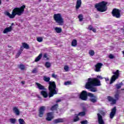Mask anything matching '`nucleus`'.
Here are the masks:
<instances>
[{"label": "nucleus", "instance_id": "1", "mask_svg": "<svg viewBox=\"0 0 124 124\" xmlns=\"http://www.w3.org/2000/svg\"><path fill=\"white\" fill-rule=\"evenodd\" d=\"M101 85L100 80L97 78H89L88 82L85 85V89L90 90V91L93 93H95L97 91V90L96 88L93 87L100 86Z\"/></svg>", "mask_w": 124, "mask_h": 124}, {"label": "nucleus", "instance_id": "2", "mask_svg": "<svg viewBox=\"0 0 124 124\" xmlns=\"http://www.w3.org/2000/svg\"><path fill=\"white\" fill-rule=\"evenodd\" d=\"M43 80L45 82H49L48 90L49 91V97H52L54 96V94H57L58 93V89L56 88V83L55 82L50 81V78L46 76L44 77Z\"/></svg>", "mask_w": 124, "mask_h": 124}, {"label": "nucleus", "instance_id": "3", "mask_svg": "<svg viewBox=\"0 0 124 124\" xmlns=\"http://www.w3.org/2000/svg\"><path fill=\"white\" fill-rule=\"evenodd\" d=\"M90 96V100L91 101V102H93V103H95L97 100V97L94 96L93 94L91 93H87L86 91H83L80 94L79 98L80 99H82V100H87V96Z\"/></svg>", "mask_w": 124, "mask_h": 124}, {"label": "nucleus", "instance_id": "4", "mask_svg": "<svg viewBox=\"0 0 124 124\" xmlns=\"http://www.w3.org/2000/svg\"><path fill=\"white\" fill-rule=\"evenodd\" d=\"M107 2L103 1L95 5V8L100 12H105L107 10Z\"/></svg>", "mask_w": 124, "mask_h": 124}, {"label": "nucleus", "instance_id": "5", "mask_svg": "<svg viewBox=\"0 0 124 124\" xmlns=\"http://www.w3.org/2000/svg\"><path fill=\"white\" fill-rule=\"evenodd\" d=\"M54 19L56 23L58 24L59 26H63L64 21H63V18H62L61 14H55L54 15Z\"/></svg>", "mask_w": 124, "mask_h": 124}, {"label": "nucleus", "instance_id": "6", "mask_svg": "<svg viewBox=\"0 0 124 124\" xmlns=\"http://www.w3.org/2000/svg\"><path fill=\"white\" fill-rule=\"evenodd\" d=\"M114 97H115V99H114V98H113V97H112L111 96L108 97V101L111 102V104H116V102H117V100H118L119 99V93H116L114 95Z\"/></svg>", "mask_w": 124, "mask_h": 124}, {"label": "nucleus", "instance_id": "7", "mask_svg": "<svg viewBox=\"0 0 124 124\" xmlns=\"http://www.w3.org/2000/svg\"><path fill=\"white\" fill-rule=\"evenodd\" d=\"M25 8H26V5H23L20 8H16V15H18L20 16L22 15L23 13H24V11H25Z\"/></svg>", "mask_w": 124, "mask_h": 124}, {"label": "nucleus", "instance_id": "8", "mask_svg": "<svg viewBox=\"0 0 124 124\" xmlns=\"http://www.w3.org/2000/svg\"><path fill=\"white\" fill-rule=\"evenodd\" d=\"M119 70H117L116 72H113V74L114 75L111 77L109 84H113V83L116 81V79H118L119 77Z\"/></svg>", "mask_w": 124, "mask_h": 124}, {"label": "nucleus", "instance_id": "9", "mask_svg": "<svg viewBox=\"0 0 124 124\" xmlns=\"http://www.w3.org/2000/svg\"><path fill=\"white\" fill-rule=\"evenodd\" d=\"M104 115H105V112L102 111L100 112V113L97 114L98 122L99 124H104V121H103V119H102V116H104Z\"/></svg>", "mask_w": 124, "mask_h": 124}, {"label": "nucleus", "instance_id": "10", "mask_svg": "<svg viewBox=\"0 0 124 124\" xmlns=\"http://www.w3.org/2000/svg\"><path fill=\"white\" fill-rule=\"evenodd\" d=\"M112 16L115 18H120L121 17V14L120 10L117 9H114L112 11Z\"/></svg>", "mask_w": 124, "mask_h": 124}, {"label": "nucleus", "instance_id": "11", "mask_svg": "<svg viewBox=\"0 0 124 124\" xmlns=\"http://www.w3.org/2000/svg\"><path fill=\"white\" fill-rule=\"evenodd\" d=\"M86 115V113L85 112H79L78 114H75L74 118V122H78L80 119L79 118V116L80 117H83Z\"/></svg>", "mask_w": 124, "mask_h": 124}, {"label": "nucleus", "instance_id": "12", "mask_svg": "<svg viewBox=\"0 0 124 124\" xmlns=\"http://www.w3.org/2000/svg\"><path fill=\"white\" fill-rule=\"evenodd\" d=\"M5 14L6 15V16H8V17H9V18L11 19H13V18H14L16 15V8L13 10L12 15L10 14V13H9L8 12H6Z\"/></svg>", "mask_w": 124, "mask_h": 124}, {"label": "nucleus", "instance_id": "13", "mask_svg": "<svg viewBox=\"0 0 124 124\" xmlns=\"http://www.w3.org/2000/svg\"><path fill=\"white\" fill-rule=\"evenodd\" d=\"M46 109V107L45 106H42L40 108L39 111V116L41 117H43V115L44 114V111Z\"/></svg>", "mask_w": 124, "mask_h": 124}, {"label": "nucleus", "instance_id": "14", "mask_svg": "<svg viewBox=\"0 0 124 124\" xmlns=\"http://www.w3.org/2000/svg\"><path fill=\"white\" fill-rule=\"evenodd\" d=\"M103 64L102 63H97L95 65V71L96 72H100L101 71V67L102 66Z\"/></svg>", "mask_w": 124, "mask_h": 124}, {"label": "nucleus", "instance_id": "15", "mask_svg": "<svg viewBox=\"0 0 124 124\" xmlns=\"http://www.w3.org/2000/svg\"><path fill=\"white\" fill-rule=\"evenodd\" d=\"M116 107H115L111 109V111L109 114V117L110 119H113L114 118L115 115L116 114Z\"/></svg>", "mask_w": 124, "mask_h": 124}, {"label": "nucleus", "instance_id": "16", "mask_svg": "<svg viewBox=\"0 0 124 124\" xmlns=\"http://www.w3.org/2000/svg\"><path fill=\"white\" fill-rule=\"evenodd\" d=\"M53 118V112H49L47 114L46 121H51Z\"/></svg>", "mask_w": 124, "mask_h": 124}, {"label": "nucleus", "instance_id": "17", "mask_svg": "<svg viewBox=\"0 0 124 124\" xmlns=\"http://www.w3.org/2000/svg\"><path fill=\"white\" fill-rule=\"evenodd\" d=\"M65 121L64 118H58L54 120V124H58V123H63Z\"/></svg>", "mask_w": 124, "mask_h": 124}, {"label": "nucleus", "instance_id": "18", "mask_svg": "<svg viewBox=\"0 0 124 124\" xmlns=\"http://www.w3.org/2000/svg\"><path fill=\"white\" fill-rule=\"evenodd\" d=\"M12 31V27L10 26L9 27L6 28L3 31V33H7V32H10Z\"/></svg>", "mask_w": 124, "mask_h": 124}, {"label": "nucleus", "instance_id": "19", "mask_svg": "<svg viewBox=\"0 0 124 124\" xmlns=\"http://www.w3.org/2000/svg\"><path fill=\"white\" fill-rule=\"evenodd\" d=\"M35 85H36L37 88L39 89V90H44L45 89L44 86L43 85H42L39 83L36 82Z\"/></svg>", "mask_w": 124, "mask_h": 124}, {"label": "nucleus", "instance_id": "20", "mask_svg": "<svg viewBox=\"0 0 124 124\" xmlns=\"http://www.w3.org/2000/svg\"><path fill=\"white\" fill-rule=\"evenodd\" d=\"M81 4L82 1L81 0H77V4L76 6L77 9H79V8H80Z\"/></svg>", "mask_w": 124, "mask_h": 124}, {"label": "nucleus", "instance_id": "21", "mask_svg": "<svg viewBox=\"0 0 124 124\" xmlns=\"http://www.w3.org/2000/svg\"><path fill=\"white\" fill-rule=\"evenodd\" d=\"M41 94L45 97V98H46L48 97V93H47V92L46 91H42L41 92Z\"/></svg>", "mask_w": 124, "mask_h": 124}, {"label": "nucleus", "instance_id": "22", "mask_svg": "<svg viewBox=\"0 0 124 124\" xmlns=\"http://www.w3.org/2000/svg\"><path fill=\"white\" fill-rule=\"evenodd\" d=\"M54 30L57 33H61L62 32V28L59 27H55L54 28Z\"/></svg>", "mask_w": 124, "mask_h": 124}, {"label": "nucleus", "instance_id": "23", "mask_svg": "<svg viewBox=\"0 0 124 124\" xmlns=\"http://www.w3.org/2000/svg\"><path fill=\"white\" fill-rule=\"evenodd\" d=\"M22 47H23V48H24L25 49H29V48H30L29 45H28L26 43H22Z\"/></svg>", "mask_w": 124, "mask_h": 124}, {"label": "nucleus", "instance_id": "24", "mask_svg": "<svg viewBox=\"0 0 124 124\" xmlns=\"http://www.w3.org/2000/svg\"><path fill=\"white\" fill-rule=\"evenodd\" d=\"M41 58H42V53L40 54L35 59V62H39Z\"/></svg>", "mask_w": 124, "mask_h": 124}, {"label": "nucleus", "instance_id": "25", "mask_svg": "<svg viewBox=\"0 0 124 124\" xmlns=\"http://www.w3.org/2000/svg\"><path fill=\"white\" fill-rule=\"evenodd\" d=\"M124 85V83H123V82H121V83H119L118 84H116V89H121V88H122V86Z\"/></svg>", "mask_w": 124, "mask_h": 124}, {"label": "nucleus", "instance_id": "26", "mask_svg": "<svg viewBox=\"0 0 124 124\" xmlns=\"http://www.w3.org/2000/svg\"><path fill=\"white\" fill-rule=\"evenodd\" d=\"M58 104H56L52 107V108H51V110L52 111H54V110H57V108H58Z\"/></svg>", "mask_w": 124, "mask_h": 124}, {"label": "nucleus", "instance_id": "27", "mask_svg": "<svg viewBox=\"0 0 124 124\" xmlns=\"http://www.w3.org/2000/svg\"><path fill=\"white\" fill-rule=\"evenodd\" d=\"M88 29L90 31H93V32H95V31H96V30H95V29H94L93 28V26H92L91 25L89 26Z\"/></svg>", "mask_w": 124, "mask_h": 124}, {"label": "nucleus", "instance_id": "28", "mask_svg": "<svg viewBox=\"0 0 124 124\" xmlns=\"http://www.w3.org/2000/svg\"><path fill=\"white\" fill-rule=\"evenodd\" d=\"M77 45V41L76 40H74L72 42V46H75Z\"/></svg>", "mask_w": 124, "mask_h": 124}, {"label": "nucleus", "instance_id": "29", "mask_svg": "<svg viewBox=\"0 0 124 124\" xmlns=\"http://www.w3.org/2000/svg\"><path fill=\"white\" fill-rule=\"evenodd\" d=\"M9 122H10V123H11V124H15V123L16 122V119H14V118H11L9 120Z\"/></svg>", "mask_w": 124, "mask_h": 124}, {"label": "nucleus", "instance_id": "30", "mask_svg": "<svg viewBox=\"0 0 124 124\" xmlns=\"http://www.w3.org/2000/svg\"><path fill=\"white\" fill-rule=\"evenodd\" d=\"M45 66L46 67V68H49V67H51V63L49 62H46L45 63Z\"/></svg>", "mask_w": 124, "mask_h": 124}, {"label": "nucleus", "instance_id": "31", "mask_svg": "<svg viewBox=\"0 0 124 124\" xmlns=\"http://www.w3.org/2000/svg\"><path fill=\"white\" fill-rule=\"evenodd\" d=\"M19 124H25V121L23 119H19L18 120Z\"/></svg>", "mask_w": 124, "mask_h": 124}, {"label": "nucleus", "instance_id": "32", "mask_svg": "<svg viewBox=\"0 0 124 124\" xmlns=\"http://www.w3.org/2000/svg\"><path fill=\"white\" fill-rule=\"evenodd\" d=\"M78 19H79L80 22L82 21L83 20V15H79L78 16Z\"/></svg>", "mask_w": 124, "mask_h": 124}, {"label": "nucleus", "instance_id": "33", "mask_svg": "<svg viewBox=\"0 0 124 124\" xmlns=\"http://www.w3.org/2000/svg\"><path fill=\"white\" fill-rule=\"evenodd\" d=\"M37 41H38V42H42L43 39L42 37H38L37 38Z\"/></svg>", "mask_w": 124, "mask_h": 124}, {"label": "nucleus", "instance_id": "34", "mask_svg": "<svg viewBox=\"0 0 124 124\" xmlns=\"http://www.w3.org/2000/svg\"><path fill=\"white\" fill-rule=\"evenodd\" d=\"M89 55H90V56H93V55H94V51H93V50H90L89 51Z\"/></svg>", "mask_w": 124, "mask_h": 124}, {"label": "nucleus", "instance_id": "35", "mask_svg": "<svg viewBox=\"0 0 124 124\" xmlns=\"http://www.w3.org/2000/svg\"><path fill=\"white\" fill-rule=\"evenodd\" d=\"M64 85L65 86H68V85H71V82L70 81L65 82Z\"/></svg>", "mask_w": 124, "mask_h": 124}, {"label": "nucleus", "instance_id": "36", "mask_svg": "<svg viewBox=\"0 0 124 124\" xmlns=\"http://www.w3.org/2000/svg\"><path fill=\"white\" fill-rule=\"evenodd\" d=\"M20 115V110L18 108H16V115L19 116Z\"/></svg>", "mask_w": 124, "mask_h": 124}, {"label": "nucleus", "instance_id": "37", "mask_svg": "<svg viewBox=\"0 0 124 124\" xmlns=\"http://www.w3.org/2000/svg\"><path fill=\"white\" fill-rule=\"evenodd\" d=\"M19 68H20V69H21V70H24V69H25V66L23 64H21L19 66Z\"/></svg>", "mask_w": 124, "mask_h": 124}, {"label": "nucleus", "instance_id": "38", "mask_svg": "<svg viewBox=\"0 0 124 124\" xmlns=\"http://www.w3.org/2000/svg\"><path fill=\"white\" fill-rule=\"evenodd\" d=\"M80 124H88V121H87V120L82 121L80 122Z\"/></svg>", "mask_w": 124, "mask_h": 124}, {"label": "nucleus", "instance_id": "39", "mask_svg": "<svg viewBox=\"0 0 124 124\" xmlns=\"http://www.w3.org/2000/svg\"><path fill=\"white\" fill-rule=\"evenodd\" d=\"M68 69H69V67L68 66H64V70L65 71H68Z\"/></svg>", "mask_w": 124, "mask_h": 124}, {"label": "nucleus", "instance_id": "40", "mask_svg": "<svg viewBox=\"0 0 124 124\" xmlns=\"http://www.w3.org/2000/svg\"><path fill=\"white\" fill-rule=\"evenodd\" d=\"M52 78H54L55 79L58 78V76L55 74H52L51 75Z\"/></svg>", "mask_w": 124, "mask_h": 124}, {"label": "nucleus", "instance_id": "41", "mask_svg": "<svg viewBox=\"0 0 124 124\" xmlns=\"http://www.w3.org/2000/svg\"><path fill=\"white\" fill-rule=\"evenodd\" d=\"M108 57L109 59H114V55H113L112 54H110Z\"/></svg>", "mask_w": 124, "mask_h": 124}, {"label": "nucleus", "instance_id": "42", "mask_svg": "<svg viewBox=\"0 0 124 124\" xmlns=\"http://www.w3.org/2000/svg\"><path fill=\"white\" fill-rule=\"evenodd\" d=\"M20 55H21V51H19L16 56V58H18L19 56H20Z\"/></svg>", "mask_w": 124, "mask_h": 124}, {"label": "nucleus", "instance_id": "43", "mask_svg": "<svg viewBox=\"0 0 124 124\" xmlns=\"http://www.w3.org/2000/svg\"><path fill=\"white\" fill-rule=\"evenodd\" d=\"M32 73H36V72H37V70H36V69H34L32 71Z\"/></svg>", "mask_w": 124, "mask_h": 124}, {"label": "nucleus", "instance_id": "44", "mask_svg": "<svg viewBox=\"0 0 124 124\" xmlns=\"http://www.w3.org/2000/svg\"><path fill=\"white\" fill-rule=\"evenodd\" d=\"M44 58H46V60H49V58H47V54L46 53L44 54Z\"/></svg>", "mask_w": 124, "mask_h": 124}, {"label": "nucleus", "instance_id": "45", "mask_svg": "<svg viewBox=\"0 0 124 124\" xmlns=\"http://www.w3.org/2000/svg\"><path fill=\"white\" fill-rule=\"evenodd\" d=\"M97 78H98L99 79H103V78H102V77H101V76H97Z\"/></svg>", "mask_w": 124, "mask_h": 124}, {"label": "nucleus", "instance_id": "46", "mask_svg": "<svg viewBox=\"0 0 124 124\" xmlns=\"http://www.w3.org/2000/svg\"><path fill=\"white\" fill-rule=\"evenodd\" d=\"M14 112L16 114V107L14 108Z\"/></svg>", "mask_w": 124, "mask_h": 124}, {"label": "nucleus", "instance_id": "47", "mask_svg": "<svg viewBox=\"0 0 124 124\" xmlns=\"http://www.w3.org/2000/svg\"><path fill=\"white\" fill-rule=\"evenodd\" d=\"M105 80L106 82H108V81H109V78H105Z\"/></svg>", "mask_w": 124, "mask_h": 124}, {"label": "nucleus", "instance_id": "48", "mask_svg": "<svg viewBox=\"0 0 124 124\" xmlns=\"http://www.w3.org/2000/svg\"><path fill=\"white\" fill-rule=\"evenodd\" d=\"M59 102H61V100L59 99L56 101V103H58Z\"/></svg>", "mask_w": 124, "mask_h": 124}, {"label": "nucleus", "instance_id": "49", "mask_svg": "<svg viewBox=\"0 0 124 124\" xmlns=\"http://www.w3.org/2000/svg\"><path fill=\"white\" fill-rule=\"evenodd\" d=\"M25 83H26V82H25V81H22V82H21V84H22V85H24V84H25Z\"/></svg>", "mask_w": 124, "mask_h": 124}, {"label": "nucleus", "instance_id": "50", "mask_svg": "<svg viewBox=\"0 0 124 124\" xmlns=\"http://www.w3.org/2000/svg\"><path fill=\"white\" fill-rule=\"evenodd\" d=\"M1 4V0H0V5Z\"/></svg>", "mask_w": 124, "mask_h": 124}, {"label": "nucleus", "instance_id": "51", "mask_svg": "<svg viewBox=\"0 0 124 124\" xmlns=\"http://www.w3.org/2000/svg\"><path fill=\"white\" fill-rule=\"evenodd\" d=\"M123 55H124V51H123Z\"/></svg>", "mask_w": 124, "mask_h": 124}, {"label": "nucleus", "instance_id": "52", "mask_svg": "<svg viewBox=\"0 0 124 124\" xmlns=\"http://www.w3.org/2000/svg\"><path fill=\"white\" fill-rule=\"evenodd\" d=\"M7 0V1H9V0Z\"/></svg>", "mask_w": 124, "mask_h": 124}, {"label": "nucleus", "instance_id": "53", "mask_svg": "<svg viewBox=\"0 0 124 124\" xmlns=\"http://www.w3.org/2000/svg\"><path fill=\"white\" fill-rule=\"evenodd\" d=\"M39 1H41V0H39Z\"/></svg>", "mask_w": 124, "mask_h": 124}, {"label": "nucleus", "instance_id": "54", "mask_svg": "<svg viewBox=\"0 0 124 124\" xmlns=\"http://www.w3.org/2000/svg\"><path fill=\"white\" fill-rule=\"evenodd\" d=\"M9 48H10V46H9Z\"/></svg>", "mask_w": 124, "mask_h": 124}, {"label": "nucleus", "instance_id": "55", "mask_svg": "<svg viewBox=\"0 0 124 124\" xmlns=\"http://www.w3.org/2000/svg\"><path fill=\"white\" fill-rule=\"evenodd\" d=\"M22 47H21V49H22Z\"/></svg>", "mask_w": 124, "mask_h": 124}]
</instances>
